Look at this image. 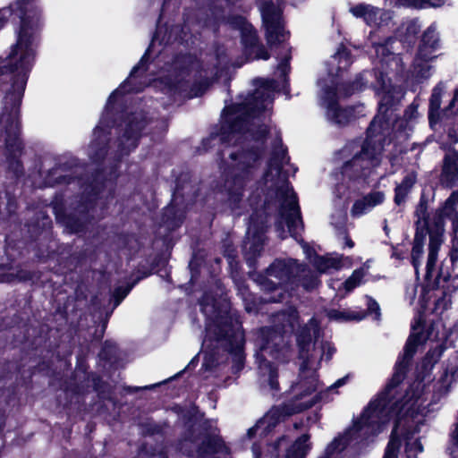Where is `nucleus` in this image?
I'll return each instance as SVG.
<instances>
[{"label": "nucleus", "instance_id": "nucleus-1", "mask_svg": "<svg viewBox=\"0 0 458 458\" xmlns=\"http://www.w3.org/2000/svg\"><path fill=\"white\" fill-rule=\"evenodd\" d=\"M276 89L274 80H263L252 95L225 108L220 140L232 146L222 150L224 185L219 191L225 193L232 203L240 200L260 156L258 151H244V146L252 140L259 141L267 133L275 135V145L263 176L261 190L267 199L275 198L278 202L280 219L276 226L279 236L284 239L286 237L284 225L290 235L296 237L302 222L297 197L287 182L288 171L284 166L288 165L289 158L286 150L276 128L267 130V126L259 123V113L270 107Z\"/></svg>", "mask_w": 458, "mask_h": 458}, {"label": "nucleus", "instance_id": "nucleus-2", "mask_svg": "<svg viewBox=\"0 0 458 458\" xmlns=\"http://www.w3.org/2000/svg\"><path fill=\"white\" fill-rule=\"evenodd\" d=\"M393 42L394 39L389 38L384 43L373 44L378 61L377 65H379L377 69L380 73L373 85L377 94L380 96L379 112L368 129L364 143L357 149L352 158L344 163L341 172L344 181H365L381 163L382 142L386 141V133L390 126L388 116L392 114L389 106L403 95L400 88L393 86L390 80L384 76V73L387 74L388 72L399 73L403 70L402 57L390 50ZM350 148H359V146L353 143L345 147L343 152L345 153Z\"/></svg>", "mask_w": 458, "mask_h": 458}, {"label": "nucleus", "instance_id": "nucleus-3", "mask_svg": "<svg viewBox=\"0 0 458 458\" xmlns=\"http://www.w3.org/2000/svg\"><path fill=\"white\" fill-rule=\"evenodd\" d=\"M296 341L301 364L298 377L291 386L292 400L288 403L292 408L288 414L300 412L318 402L328 401L329 393L344 386L346 380L344 377L340 378L324 389L318 378L317 370L321 360H329L335 348L320 339V329L316 318H310L307 325L296 331Z\"/></svg>", "mask_w": 458, "mask_h": 458}, {"label": "nucleus", "instance_id": "nucleus-4", "mask_svg": "<svg viewBox=\"0 0 458 458\" xmlns=\"http://www.w3.org/2000/svg\"><path fill=\"white\" fill-rule=\"evenodd\" d=\"M299 317L294 309H289L276 314L275 322L279 323L276 328H262L256 340L259 350L256 352L259 378L262 384H267L273 391L278 390L277 369L275 364L287 361L292 352L284 343L288 334L295 331L299 326Z\"/></svg>", "mask_w": 458, "mask_h": 458}, {"label": "nucleus", "instance_id": "nucleus-5", "mask_svg": "<svg viewBox=\"0 0 458 458\" xmlns=\"http://www.w3.org/2000/svg\"><path fill=\"white\" fill-rule=\"evenodd\" d=\"M352 60L348 49L341 46L336 53L331 58L333 67L328 72L330 85H327L324 80H319L318 84L320 87V106L326 109L327 119L339 125L346 124L351 119L364 115L365 107L360 105L356 107H348L346 109H339L337 105L336 91L344 97L351 96L356 92L362 91L368 88L369 78L372 77L370 72H364L351 84L339 88L335 81V77L339 72L347 69Z\"/></svg>", "mask_w": 458, "mask_h": 458}, {"label": "nucleus", "instance_id": "nucleus-6", "mask_svg": "<svg viewBox=\"0 0 458 458\" xmlns=\"http://www.w3.org/2000/svg\"><path fill=\"white\" fill-rule=\"evenodd\" d=\"M30 0H21V29L17 43L8 55L7 65L15 78L11 90H24L29 73L33 66L37 47L38 31L40 24V13Z\"/></svg>", "mask_w": 458, "mask_h": 458}, {"label": "nucleus", "instance_id": "nucleus-7", "mask_svg": "<svg viewBox=\"0 0 458 458\" xmlns=\"http://www.w3.org/2000/svg\"><path fill=\"white\" fill-rule=\"evenodd\" d=\"M202 310L206 315L214 313V318H209L206 327L204 345L211 346L213 341H216L221 346L227 349L233 356V369L239 371L243 365L244 355L242 346L244 343L243 333L238 318L225 310H217L216 304L208 303V296L201 301Z\"/></svg>", "mask_w": 458, "mask_h": 458}, {"label": "nucleus", "instance_id": "nucleus-8", "mask_svg": "<svg viewBox=\"0 0 458 458\" xmlns=\"http://www.w3.org/2000/svg\"><path fill=\"white\" fill-rule=\"evenodd\" d=\"M300 283L307 291L317 288L318 277L306 267L294 259L276 260L267 270V277L261 283V287L267 292H275L270 297H264L266 302H277L284 300L283 291Z\"/></svg>", "mask_w": 458, "mask_h": 458}, {"label": "nucleus", "instance_id": "nucleus-9", "mask_svg": "<svg viewBox=\"0 0 458 458\" xmlns=\"http://www.w3.org/2000/svg\"><path fill=\"white\" fill-rule=\"evenodd\" d=\"M457 208L458 192H453L439 210L436 231L429 232L428 255L425 275L426 278L428 280L433 276H436L437 279L439 276L436 271L435 266L437 259V252L443 242V220L447 218L449 220L454 219L456 221L458 216Z\"/></svg>", "mask_w": 458, "mask_h": 458}, {"label": "nucleus", "instance_id": "nucleus-10", "mask_svg": "<svg viewBox=\"0 0 458 458\" xmlns=\"http://www.w3.org/2000/svg\"><path fill=\"white\" fill-rule=\"evenodd\" d=\"M147 120L142 111L129 114L115 129L119 134L117 147L122 155H127L137 146L141 131L145 128Z\"/></svg>", "mask_w": 458, "mask_h": 458}, {"label": "nucleus", "instance_id": "nucleus-11", "mask_svg": "<svg viewBox=\"0 0 458 458\" xmlns=\"http://www.w3.org/2000/svg\"><path fill=\"white\" fill-rule=\"evenodd\" d=\"M192 72V68L191 69H182L179 71L174 81L172 79H159L154 81V86L156 88H160L162 91H165L167 94H175L180 93L183 95L185 98H195L201 95L205 89L209 85L208 81H205L200 84L199 87H196L193 85L189 90L190 87L189 80H185L186 77H190Z\"/></svg>", "mask_w": 458, "mask_h": 458}, {"label": "nucleus", "instance_id": "nucleus-12", "mask_svg": "<svg viewBox=\"0 0 458 458\" xmlns=\"http://www.w3.org/2000/svg\"><path fill=\"white\" fill-rule=\"evenodd\" d=\"M201 445L199 446V439L185 438L180 443V450L189 456L196 455L198 458H222L228 453L225 443L216 437L202 440Z\"/></svg>", "mask_w": 458, "mask_h": 458}, {"label": "nucleus", "instance_id": "nucleus-13", "mask_svg": "<svg viewBox=\"0 0 458 458\" xmlns=\"http://www.w3.org/2000/svg\"><path fill=\"white\" fill-rule=\"evenodd\" d=\"M284 0H258L262 22L267 31L269 42L285 36L282 27V8Z\"/></svg>", "mask_w": 458, "mask_h": 458}, {"label": "nucleus", "instance_id": "nucleus-14", "mask_svg": "<svg viewBox=\"0 0 458 458\" xmlns=\"http://www.w3.org/2000/svg\"><path fill=\"white\" fill-rule=\"evenodd\" d=\"M230 23L240 31L242 45L250 55H254L253 58L255 59L267 60L269 58L266 48L258 44L257 35L251 24L242 17H236Z\"/></svg>", "mask_w": 458, "mask_h": 458}, {"label": "nucleus", "instance_id": "nucleus-15", "mask_svg": "<svg viewBox=\"0 0 458 458\" xmlns=\"http://www.w3.org/2000/svg\"><path fill=\"white\" fill-rule=\"evenodd\" d=\"M114 106H106L105 111L100 118L99 123L96 126L93 131V139L89 146V154L92 159L98 161L104 157L107 153L106 147L110 148L108 144L107 132L109 128V116Z\"/></svg>", "mask_w": 458, "mask_h": 458}, {"label": "nucleus", "instance_id": "nucleus-16", "mask_svg": "<svg viewBox=\"0 0 458 458\" xmlns=\"http://www.w3.org/2000/svg\"><path fill=\"white\" fill-rule=\"evenodd\" d=\"M292 406L286 403L280 407L272 408L261 420L258 421L255 427L248 431V436L251 437L253 435H266L284 417L290 416L287 412L291 411Z\"/></svg>", "mask_w": 458, "mask_h": 458}, {"label": "nucleus", "instance_id": "nucleus-17", "mask_svg": "<svg viewBox=\"0 0 458 458\" xmlns=\"http://www.w3.org/2000/svg\"><path fill=\"white\" fill-rule=\"evenodd\" d=\"M302 248L307 254L310 263L317 268L319 273H331L335 270H339L344 267V263L349 260L348 258H344L340 254H331L326 256L315 255L311 257L307 249V245L303 244Z\"/></svg>", "mask_w": 458, "mask_h": 458}, {"label": "nucleus", "instance_id": "nucleus-18", "mask_svg": "<svg viewBox=\"0 0 458 458\" xmlns=\"http://www.w3.org/2000/svg\"><path fill=\"white\" fill-rule=\"evenodd\" d=\"M150 48H148L145 55L140 59V63L133 67L131 70L129 77L120 85L118 89H116L108 98V100L106 102L107 107L108 106H114V102L116 101L117 98L125 93V92H131V91H139L142 89L141 84L136 85V80L138 79L140 71L144 65L145 59L147 55L148 54Z\"/></svg>", "mask_w": 458, "mask_h": 458}, {"label": "nucleus", "instance_id": "nucleus-19", "mask_svg": "<svg viewBox=\"0 0 458 458\" xmlns=\"http://www.w3.org/2000/svg\"><path fill=\"white\" fill-rule=\"evenodd\" d=\"M263 242V227L257 228L254 225V217H251L247 230V238L243 243V250L249 260L261 251Z\"/></svg>", "mask_w": 458, "mask_h": 458}, {"label": "nucleus", "instance_id": "nucleus-20", "mask_svg": "<svg viewBox=\"0 0 458 458\" xmlns=\"http://www.w3.org/2000/svg\"><path fill=\"white\" fill-rule=\"evenodd\" d=\"M384 200L385 194L383 191H372L354 202L351 214L352 216H361L370 212L375 207L382 204Z\"/></svg>", "mask_w": 458, "mask_h": 458}, {"label": "nucleus", "instance_id": "nucleus-21", "mask_svg": "<svg viewBox=\"0 0 458 458\" xmlns=\"http://www.w3.org/2000/svg\"><path fill=\"white\" fill-rule=\"evenodd\" d=\"M440 47L439 33L435 23L431 24L424 31L418 53L420 56H436L434 52Z\"/></svg>", "mask_w": 458, "mask_h": 458}, {"label": "nucleus", "instance_id": "nucleus-22", "mask_svg": "<svg viewBox=\"0 0 458 458\" xmlns=\"http://www.w3.org/2000/svg\"><path fill=\"white\" fill-rule=\"evenodd\" d=\"M436 57L437 56H420V53H417L411 70V80L416 83H420L429 79L432 75V66L429 63Z\"/></svg>", "mask_w": 458, "mask_h": 458}, {"label": "nucleus", "instance_id": "nucleus-23", "mask_svg": "<svg viewBox=\"0 0 458 458\" xmlns=\"http://www.w3.org/2000/svg\"><path fill=\"white\" fill-rule=\"evenodd\" d=\"M393 19L394 12L374 5L366 25L377 30H383L389 28L393 24Z\"/></svg>", "mask_w": 458, "mask_h": 458}, {"label": "nucleus", "instance_id": "nucleus-24", "mask_svg": "<svg viewBox=\"0 0 458 458\" xmlns=\"http://www.w3.org/2000/svg\"><path fill=\"white\" fill-rule=\"evenodd\" d=\"M263 27H264L265 31H266V38H267V44L270 47H273V46H275L276 44L281 45L280 55H277V58H280V62L278 64V67L277 68H278V70L281 71L282 76L284 78L285 74H286L287 68H288L289 61L291 59V51H290L289 47L285 44V41L289 38V33L284 29V18L282 17V27H283V30H284L285 36L282 39L281 38H277V39H275L273 42H269L268 38H267V29H266L264 24H263Z\"/></svg>", "mask_w": 458, "mask_h": 458}, {"label": "nucleus", "instance_id": "nucleus-25", "mask_svg": "<svg viewBox=\"0 0 458 458\" xmlns=\"http://www.w3.org/2000/svg\"><path fill=\"white\" fill-rule=\"evenodd\" d=\"M458 180V152L453 151L446 154L445 157L442 182L446 186H453Z\"/></svg>", "mask_w": 458, "mask_h": 458}, {"label": "nucleus", "instance_id": "nucleus-26", "mask_svg": "<svg viewBox=\"0 0 458 458\" xmlns=\"http://www.w3.org/2000/svg\"><path fill=\"white\" fill-rule=\"evenodd\" d=\"M426 233L423 229H418L414 237L413 245L411 249V264L415 269L416 274L419 273V267L421 265L423 254H424V245L426 242Z\"/></svg>", "mask_w": 458, "mask_h": 458}, {"label": "nucleus", "instance_id": "nucleus-27", "mask_svg": "<svg viewBox=\"0 0 458 458\" xmlns=\"http://www.w3.org/2000/svg\"><path fill=\"white\" fill-rule=\"evenodd\" d=\"M420 29V24L418 20L411 19L405 20L398 27L396 36L403 42H411Z\"/></svg>", "mask_w": 458, "mask_h": 458}, {"label": "nucleus", "instance_id": "nucleus-28", "mask_svg": "<svg viewBox=\"0 0 458 458\" xmlns=\"http://www.w3.org/2000/svg\"><path fill=\"white\" fill-rule=\"evenodd\" d=\"M327 316L329 320L343 323L353 320L360 321L364 318L365 314L361 311H355L351 310L330 309L327 310Z\"/></svg>", "mask_w": 458, "mask_h": 458}, {"label": "nucleus", "instance_id": "nucleus-29", "mask_svg": "<svg viewBox=\"0 0 458 458\" xmlns=\"http://www.w3.org/2000/svg\"><path fill=\"white\" fill-rule=\"evenodd\" d=\"M390 5L413 7L418 9L436 8L445 4V0H385Z\"/></svg>", "mask_w": 458, "mask_h": 458}, {"label": "nucleus", "instance_id": "nucleus-30", "mask_svg": "<svg viewBox=\"0 0 458 458\" xmlns=\"http://www.w3.org/2000/svg\"><path fill=\"white\" fill-rule=\"evenodd\" d=\"M416 179V174L411 172L407 174L403 182L395 187L394 201L397 205H401L404 202L408 193L415 183Z\"/></svg>", "mask_w": 458, "mask_h": 458}, {"label": "nucleus", "instance_id": "nucleus-31", "mask_svg": "<svg viewBox=\"0 0 458 458\" xmlns=\"http://www.w3.org/2000/svg\"><path fill=\"white\" fill-rule=\"evenodd\" d=\"M309 438L308 435H302L299 437L287 450L284 458H304L310 449V445L308 443Z\"/></svg>", "mask_w": 458, "mask_h": 458}, {"label": "nucleus", "instance_id": "nucleus-32", "mask_svg": "<svg viewBox=\"0 0 458 458\" xmlns=\"http://www.w3.org/2000/svg\"><path fill=\"white\" fill-rule=\"evenodd\" d=\"M418 116V106L412 103L405 111L403 120L395 121L393 129L403 130L406 135V128L411 130V123Z\"/></svg>", "mask_w": 458, "mask_h": 458}, {"label": "nucleus", "instance_id": "nucleus-33", "mask_svg": "<svg viewBox=\"0 0 458 458\" xmlns=\"http://www.w3.org/2000/svg\"><path fill=\"white\" fill-rule=\"evenodd\" d=\"M366 275V270L364 267H360L355 269L350 277H348L345 282L343 284V288L345 291V293L340 295V298H344L345 294L351 293L357 286L360 285L362 283V279Z\"/></svg>", "mask_w": 458, "mask_h": 458}, {"label": "nucleus", "instance_id": "nucleus-34", "mask_svg": "<svg viewBox=\"0 0 458 458\" xmlns=\"http://www.w3.org/2000/svg\"><path fill=\"white\" fill-rule=\"evenodd\" d=\"M445 91V86L443 83H438L432 91L430 99H429V119L432 122L433 116L435 113L440 108L441 106V98Z\"/></svg>", "mask_w": 458, "mask_h": 458}, {"label": "nucleus", "instance_id": "nucleus-35", "mask_svg": "<svg viewBox=\"0 0 458 458\" xmlns=\"http://www.w3.org/2000/svg\"><path fill=\"white\" fill-rule=\"evenodd\" d=\"M374 5L367 3H359L349 6V13L356 19H361L365 23L367 22L370 11L373 10Z\"/></svg>", "mask_w": 458, "mask_h": 458}, {"label": "nucleus", "instance_id": "nucleus-36", "mask_svg": "<svg viewBox=\"0 0 458 458\" xmlns=\"http://www.w3.org/2000/svg\"><path fill=\"white\" fill-rule=\"evenodd\" d=\"M346 221V205L343 202L340 204V208L332 214L330 223L339 232L345 229Z\"/></svg>", "mask_w": 458, "mask_h": 458}, {"label": "nucleus", "instance_id": "nucleus-37", "mask_svg": "<svg viewBox=\"0 0 458 458\" xmlns=\"http://www.w3.org/2000/svg\"><path fill=\"white\" fill-rule=\"evenodd\" d=\"M453 458H458V423L451 433V444L449 447Z\"/></svg>", "mask_w": 458, "mask_h": 458}, {"label": "nucleus", "instance_id": "nucleus-38", "mask_svg": "<svg viewBox=\"0 0 458 458\" xmlns=\"http://www.w3.org/2000/svg\"><path fill=\"white\" fill-rule=\"evenodd\" d=\"M130 291L131 287H118L114 290L113 293L114 307H117L121 303V301L127 296Z\"/></svg>", "mask_w": 458, "mask_h": 458}, {"label": "nucleus", "instance_id": "nucleus-39", "mask_svg": "<svg viewBox=\"0 0 458 458\" xmlns=\"http://www.w3.org/2000/svg\"><path fill=\"white\" fill-rule=\"evenodd\" d=\"M368 299V301H367V305H368V311L370 313V314H375V317H374V319L376 320H378L379 318H380V309H379V305L377 304V301H375L374 300H372L371 298H367Z\"/></svg>", "mask_w": 458, "mask_h": 458}, {"label": "nucleus", "instance_id": "nucleus-40", "mask_svg": "<svg viewBox=\"0 0 458 458\" xmlns=\"http://www.w3.org/2000/svg\"><path fill=\"white\" fill-rule=\"evenodd\" d=\"M338 237L339 240L343 241L344 246H347L350 249L353 248L354 242L346 234L345 229L338 232Z\"/></svg>", "mask_w": 458, "mask_h": 458}, {"label": "nucleus", "instance_id": "nucleus-41", "mask_svg": "<svg viewBox=\"0 0 458 458\" xmlns=\"http://www.w3.org/2000/svg\"><path fill=\"white\" fill-rule=\"evenodd\" d=\"M417 215L419 216L418 224L420 225V226L427 227L428 229L429 226V223L425 217V214L424 211L422 210V208L417 210Z\"/></svg>", "mask_w": 458, "mask_h": 458}, {"label": "nucleus", "instance_id": "nucleus-42", "mask_svg": "<svg viewBox=\"0 0 458 458\" xmlns=\"http://www.w3.org/2000/svg\"><path fill=\"white\" fill-rule=\"evenodd\" d=\"M252 454L253 458H260L261 457V446L258 444H254L252 446Z\"/></svg>", "mask_w": 458, "mask_h": 458}, {"label": "nucleus", "instance_id": "nucleus-43", "mask_svg": "<svg viewBox=\"0 0 458 458\" xmlns=\"http://www.w3.org/2000/svg\"><path fill=\"white\" fill-rule=\"evenodd\" d=\"M450 221L452 222L453 230L455 233V236L458 237V216L456 221L454 219H451Z\"/></svg>", "mask_w": 458, "mask_h": 458}, {"label": "nucleus", "instance_id": "nucleus-44", "mask_svg": "<svg viewBox=\"0 0 458 458\" xmlns=\"http://www.w3.org/2000/svg\"><path fill=\"white\" fill-rule=\"evenodd\" d=\"M284 441H285V438L284 437H282L278 440V442L276 443V445L273 447V452H272V454H275L276 455L277 454V446L279 445H281Z\"/></svg>", "mask_w": 458, "mask_h": 458}, {"label": "nucleus", "instance_id": "nucleus-45", "mask_svg": "<svg viewBox=\"0 0 458 458\" xmlns=\"http://www.w3.org/2000/svg\"><path fill=\"white\" fill-rule=\"evenodd\" d=\"M454 103H458V89L454 91V98L451 102V105H454Z\"/></svg>", "mask_w": 458, "mask_h": 458}, {"label": "nucleus", "instance_id": "nucleus-46", "mask_svg": "<svg viewBox=\"0 0 458 458\" xmlns=\"http://www.w3.org/2000/svg\"><path fill=\"white\" fill-rule=\"evenodd\" d=\"M20 280H27L29 277L26 275L21 274L18 276Z\"/></svg>", "mask_w": 458, "mask_h": 458}, {"label": "nucleus", "instance_id": "nucleus-47", "mask_svg": "<svg viewBox=\"0 0 458 458\" xmlns=\"http://www.w3.org/2000/svg\"><path fill=\"white\" fill-rule=\"evenodd\" d=\"M343 188V185H338L336 188V191L339 194H341V189Z\"/></svg>", "mask_w": 458, "mask_h": 458}, {"label": "nucleus", "instance_id": "nucleus-48", "mask_svg": "<svg viewBox=\"0 0 458 458\" xmlns=\"http://www.w3.org/2000/svg\"><path fill=\"white\" fill-rule=\"evenodd\" d=\"M216 21H219L220 19H224V17L219 16L218 14H215Z\"/></svg>", "mask_w": 458, "mask_h": 458}, {"label": "nucleus", "instance_id": "nucleus-49", "mask_svg": "<svg viewBox=\"0 0 458 458\" xmlns=\"http://www.w3.org/2000/svg\"><path fill=\"white\" fill-rule=\"evenodd\" d=\"M454 141H458V135L454 138Z\"/></svg>", "mask_w": 458, "mask_h": 458}, {"label": "nucleus", "instance_id": "nucleus-50", "mask_svg": "<svg viewBox=\"0 0 458 458\" xmlns=\"http://www.w3.org/2000/svg\"><path fill=\"white\" fill-rule=\"evenodd\" d=\"M246 310H247L248 311H251V309H250V307H248V306L246 307Z\"/></svg>", "mask_w": 458, "mask_h": 458}, {"label": "nucleus", "instance_id": "nucleus-51", "mask_svg": "<svg viewBox=\"0 0 458 458\" xmlns=\"http://www.w3.org/2000/svg\"><path fill=\"white\" fill-rule=\"evenodd\" d=\"M72 231L79 232V229L78 228H73Z\"/></svg>", "mask_w": 458, "mask_h": 458}, {"label": "nucleus", "instance_id": "nucleus-52", "mask_svg": "<svg viewBox=\"0 0 458 458\" xmlns=\"http://www.w3.org/2000/svg\"><path fill=\"white\" fill-rule=\"evenodd\" d=\"M225 1H226V2H228V3H230V2H232L233 0H225Z\"/></svg>", "mask_w": 458, "mask_h": 458}]
</instances>
